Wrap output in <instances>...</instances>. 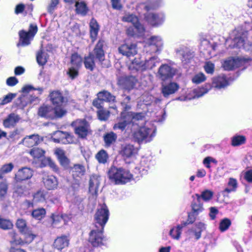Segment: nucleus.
<instances>
[{
  "mask_svg": "<svg viewBox=\"0 0 252 252\" xmlns=\"http://www.w3.org/2000/svg\"><path fill=\"white\" fill-rule=\"evenodd\" d=\"M109 179L116 184H125L130 181L132 174L123 168L112 167L108 172Z\"/></svg>",
  "mask_w": 252,
  "mask_h": 252,
  "instance_id": "obj_1",
  "label": "nucleus"
},
{
  "mask_svg": "<svg viewBox=\"0 0 252 252\" xmlns=\"http://www.w3.org/2000/svg\"><path fill=\"white\" fill-rule=\"evenodd\" d=\"M138 127L139 129L132 133L134 140L139 144L151 142L156 135V129L148 127L147 126Z\"/></svg>",
  "mask_w": 252,
  "mask_h": 252,
  "instance_id": "obj_2",
  "label": "nucleus"
},
{
  "mask_svg": "<svg viewBox=\"0 0 252 252\" xmlns=\"http://www.w3.org/2000/svg\"><path fill=\"white\" fill-rule=\"evenodd\" d=\"M123 21L130 22L133 26L129 27L126 30L128 35L131 36H142L145 32L143 26L138 22V18L133 14L126 15L123 18Z\"/></svg>",
  "mask_w": 252,
  "mask_h": 252,
  "instance_id": "obj_3",
  "label": "nucleus"
},
{
  "mask_svg": "<svg viewBox=\"0 0 252 252\" xmlns=\"http://www.w3.org/2000/svg\"><path fill=\"white\" fill-rule=\"evenodd\" d=\"M109 210L105 204L100 205L94 215L95 227L103 229L109 218Z\"/></svg>",
  "mask_w": 252,
  "mask_h": 252,
  "instance_id": "obj_4",
  "label": "nucleus"
},
{
  "mask_svg": "<svg viewBox=\"0 0 252 252\" xmlns=\"http://www.w3.org/2000/svg\"><path fill=\"white\" fill-rule=\"evenodd\" d=\"M37 27L36 25L31 24L28 32L21 30L19 32V43L18 46H28L31 43L33 37L37 32Z\"/></svg>",
  "mask_w": 252,
  "mask_h": 252,
  "instance_id": "obj_5",
  "label": "nucleus"
},
{
  "mask_svg": "<svg viewBox=\"0 0 252 252\" xmlns=\"http://www.w3.org/2000/svg\"><path fill=\"white\" fill-rule=\"evenodd\" d=\"M159 63V59L157 57H153L144 62H140L137 59H134L132 62V67L137 71H144L151 69Z\"/></svg>",
  "mask_w": 252,
  "mask_h": 252,
  "instance_id": "obj_6",
  "label": "nucleus"
},
{
  "mask_svg": "<svg viewBox=\"0 0 252 252\" xmlns=\"http://www.w3.org/2000/svg\"><path fill=\"white\" fill-rule=\"evenodd\" d=\"M69 172L74 182V183L72 185V187L73 188H77L79 186L82 177L85 174V166L81 164H75L70 167Z\"/></svg>",
  "mask_w": 252,
  "mask_h": 252,
  "instance_id": "obj_7",
  "label": "nucleus"
},
{
  "mask_svg": "<svg viewBox=\"0 0 252 252\" xmlns=\"http://www.w3.org/2000/svg\"><path fill=\"white\" fill-rule=\"evenodd\" d=\"M252 62V59L250 57H243L234 59L229 58L224 61L222 66L226 70H231L239 67L241 64L249 63Z\"/></svg>",
  "mask_w": 252,
  "mask_h": 252,
  "instance_id": "obj_8",
  "label": "nucleus"
},
{
  "mask_svg": "<svg viewBox=\"0 0 252 252\" xmlns=\"http://www.w3.org/2000/svg\"><path fill=\"white\" fill-rule=\"evenodd\" d=\"M72 126L74 127L75 133L81 138L85 137L88 133L89 125L84 120H77L72 123Z\"/></svg>",
  "mask_w": 252,
  "mask_h": 252,
  "instance_id": "obj_9",
  "label": "nucleus"
},
{
  "mask_svg": "<svg viewBox=\"0 0 252 252\" xmlns=\"http://www.w3.org/2000/svg\"><path fill=\"white\" fill-rule=\"evenodd\" d=\"M103 229L100 230L99 228L95 227L90 233L89 241L94 247H98L103 244Z\"/></svg>",
  "mask_w": 252,
  "mask_h": 252,
  "instance_id": "obj_10",
  "label": "nucleus"
},
{
  "mask_svg": "<svg viewBox=\"0 0 252 252\" xmlns=\"http://www.w3.org/2000/svg\"><path fill=\"white\" fill-rule=\"evenodd\" d=\"M119 53L127 58L133 57L137 53V45L133 43H126L118 48Z\"/></svg>",
  "mask_w": 252,
  "mask_h": 252,
  "instance_id": "obj_11",
  "label": "nucleus"
},
{
  "mask_svg": "<svg viewBox=\"0 0 252 252\" xmlns=\"http://www.w3.org/2000/svg\"><path fill=\"white\" fill-rule=\"evenodd\" d=\"M175 73L176 69L167 64H162L158 71L159 78L163 81L172 78Z\"/></svg>",
  "mask_w": 252,
  "mask_h": 252,
  "instance_id": "obj_12",
  "label": "nucleus"
},
{
  "mask_svg": "<svg viewBox=\"0 0 252 252\" xmlns=\"http://www.w3.org/2000/svg\"><path fill=\"white\" fill-rule=\"evenodd\" d=\"M138 151V149L132 144H126L121 146L120 154L126 160L134 157L137 154Z\"/></svg>",
  "mask_w": 252,
  "mask_h": 252,
  "instance_id": "obj_13",
  "label": "nucleus"
},
{
  "mask_svg": "<svg viewBox=\"0 0 252 252\" xmlns=\"http://www.w3.org/2000/svg\"><path fill=\"white\" fill-rule=\"evenodd\" d=\"M52 139L56 143H61L64 144H69L72 142V137L69 134L60 130L56 131L53 133Z\"/></svg>",
  "mask_w": 252,
  "mask_h": 252,
  "instance_id": "obj_14",
  "label": "nucleus"
},
{
  "mask_svg": "<svg viewBox=\"0 0 252 252\" xmlns=\"http://www.w3.org/2000/svg\"><path fill=\"white\" fill-rule=\"evenodd\" d=\"M33 170L31 168L25 167L18 170L15 175V180L17 182L31 179L33 176Z\"/></svg>",
  "mask_w": 252,
  "mask_h": 252,
  "instance_id": "obj_15",
  "label": "nucleus"
},
{
  "mask_svg": "<svg viewBox=\"0 0 252 252\" xmlns=\"http://www.w3.org/2000/svg\"><path fill=\"white\" fill-rule=\"evenodd\" d=\"M126 117L129 120L130 123L133 126L135 125L138 126H141L145 122V115L143 113L126 112Z\"/></svg>",
  "mask_w": 252,
  "mask_h": 252,
  "instance_id": "obj_16",
  "label": "nucleus"
},
{
  "mask_svg": "<svg viewBox=\"0 0 252 252\" xmlns=\"http://www.w3.org/2000/svg\"><path fill=\"white\" fill-rule=\"evenodd\" d=\"M145 18L150 25L154 27H157L162 24L164 19L163 14L153 13H149L145 15Z\"/></svg>",
  "mask_w": 252,
  "mask_h": 252,
  "instance_id": "obj_17",
  "label": "nucleus"
},
{
  "mask_svg": "<svg viewBox=\"0 0 252 252\" xmlns=\"http://www.w3.org/2000/svg\"><path fill=\"white\" fill-rule=\"evenodd\" d=\"M42 182L48 190H54L57 189L58 185V179L53 175H44L42 177Z\"/></svg>",
  "mask_w": 252,
  "mask_h": 252,
  "instance_id": "obj_18",
  "label": "nucleus"
},
{
  "mask_svg": "<svg viewBox=\"0 0 252 252\" xmlns=\"http://www.w3.org/2000/svg\"><path fill=\"white\" fill-rule=\"evenodd\" d=\"M104 45V41L99 40L94 49L93 53H91L93 56H94L99 62H102L104 60V52L103 49Z\"/></svg>",
  "mask_w": 252,
  "mask_h": 252,
  "instance_id": "obj_19",
  "label": "nucleus"
},
{
  "mask_svg": "<svg viewBox=\"0 0 252 252\" xmlns=\"http://www.w3.org/2000/svg\"><path fill=\"white\" fill-rule=\"evenodd\" d=\"M69 244V239L65 235H62L58 237L55 240L53 243V247L54 248L59 251L67 248Z\"/></svg>",
  "mask_w": 252,
  "mask_h": 252,
  "instance_id": "obj_20",
  "label": "nucleus"
},
{
  "mask_svg": "<svg viewBox=\"0 0 252 252\" xmlns=\"http://www.w3.org/2000/svg\"><path fill=\"white\" fill-rule=\"evenodd\" d=\"M99 184L100 177L97 175H92L89 181V191L92 195H97Z\"/></svg>",
  "mask_w": 252,
  "mask_h": 252,
  "instance_id": "obj_21",
  "label": "nucleus"
},
{
  "mask_svg": "<svg viewBox=\"0 0 252 252\" xmlns=\"http://www.w3.org/2000/svg\"><path fill=\"white\" fill-rule=\"evenodd\" d=\"M179 89V86L175 82H171L164 85L162 88V93L164 97H168L169 95L175 93Z\"/></svg>",
  "mask_w": 252,
  "mask_h": 252,
  "instance_id": "obj_22",
  "label": "nucleus"
},
{
  "mask_svg": "<svg viewBox=\"0 0 252 252\" xmlns=\"http://www.w3.org/2000/svg\"><path fill=\"white\" fill-rule=\"evenodd\" d=\"M20 117L14 113L10 114L3 122V125L5 128L13 127L19 122Z\"/></svg>",
  "mask_w": 252,
  "mask_h": 252,
  "instance_id": "obj_23",
  "label": "nucleus"
},
{
  "mask_svg": "<svg viewBox=\"0 0 252 252\" xmlns=\"http://www.w3.org/2000/svg\"><path fill=\"white\" fill-rule=\"evenodd\" d=\"M39 136L38 134H32L25 137L21 143L28 147H32L37 145L40 142Z\"/></svg>",
  "mask_w": 252,
  "mask_h": 252,
  "instance_id": "obj_24",
  "label": "nucleus"
},
{
  "mask_svg": "<svg viewBox=\"0 0 252 252\" xmlns=\"http://www.w3.org/2000/svg\"><path fill=\"white\" fill-rule=\"evenodd\" d=\"M38 114L41 117L51 119H54L53 107L51 106L44 105L41 106L38 109Z\"/></svg>",
  "mask_w": 252,
  "mask_h": 252,
  "instance_id": "obj_25",
  "label": "nucleus"
},
{
  "mask_svg": "<svg viewBox=\"0 0 252 252\" xmlns=\"http://www.w3.org/2000/svg\"><path fill=\"white\" fill-rule=\"evenodd\" d=\"M233 42L234 43L233 47L239 48H244L247 49V46L252 45L251 42H247V38L244 36L237 35L236 36L233 38Z\"/></svg>",
  "mask_w": 252,
  "mask_h": 252,
  "instance_id": "obj_26",
  "label": "nucleus"
},
{
  "mask_svg": "<svg viewBox=\"0 0 252 252\" xmlns=\"http://www.w3.org/2000/svg\"><path fill=\"white\" fill-rule=\"evenodd\" d=\"M148 43L153 47V50L155 52L160 50L163 45L162 39L158 36H151L149 39Z\"/></svg>",
  "mask_w": 252,
  "mask_h": 252,
  "instance_id": "obj_27",
  "label": "nucleus"
},
{
  "mask_svg": "<svg viewBox=\"0 0 252 252\" xmlns=\"http://www.w3.org/2000/svg\"><path fill=\"white\" fill-rule=\"evenodd\" d=\"M49 96L54 105H62L64 101V97L62 94L59 91H54L51 92Z\"/></svg>",
  "mask_w": 252,
  "mask_h": 252,
  "instance_id": "obj_28",
  "label": "nucleus"
},
{
  "mask_svg": "<svg viewBox=\"0 0 252 252\" xmlns=\"http://www.w3.org/2000/svg\"><path fill=\"white\" fill-rule=\"evenodd\" d=\"M228 85V81L224 75H220L214 78L212 85L218 89L224 88Z\"/></svg>",
  "mask_w": 252,
  "mask_h": 252,
  "instance_id": "obj_29",
  "label": "nucleus"
},
{
  "mask_svg": "<svg viewBox=\"0 0 252 252\" xmlns=\"http://www.w3.org/2000/svg\"><path fill=\"white\" fill-rule=\"evenodd\" d=\"M196 200H194L191 204L193 215L197 216L203 210V204L200 203V196L199 194H195Z\"/></svg>",
  "mask_w": 252,
  "mask_h": 252,
  "instance_id": "obj_30",
  "label": "nucleus"
},
{
  "mask_svg": "<svg viewBox=\"0 0 252 252\" xmlns=\"http://www.w3.org/2000/svg\"><path fill=\"white\" fill-rule=\"evenodd\" d=\"M126 112H123L121 113V120L118 123L114 125L113 126V129L114 130L119 129L123 130L125 129L127 125L130 123L129 120L126 118Z\"/></svg>",
  "mask_w": 252,
  "mask_h": 252,
  "instance_id": "obj_31",
  "label": "nucleus"
},
{
  "mask_svg": "<svg viewBox=\"0 0 252 252\" xmlns=\"http://www.w3.org/2000/svg\"><path fill=\"white\" fill-rule=\"evenodd\" d=\"M117 139V135L113 132L107 133L103 136L105 147H110L114 144Z\"/></svg>",
  "mask_w": 252,
  "mask_h": 252,
  "instance_id": "obj_32",
  "label": "nucleus"
},
{
  "mask_svg": "<svg viewBox=\"0 0 252 252\" xmlns=\"http://www.w3.org/2000/svg\"><path fill=\"white\" fill-rule=\"evenodd\" d=\"M186 225L187 223H183L172 228L169 232V235L173 239L179 240L180 238L183 228Z\"/></svg>",
  "mask_w": 252,
  "mask_h": 252,
  "instance_id": "obj_33",
  "label": "nucleus"
},
{
  "mask_svg": "<svg viewBox=\"0 0 252 252\" xmlns=\"http://www.w3.org/2000/svg\"><path fill=\"white\" fill-rule=\"evenodd\" d=\"M8 235L10 238V243L11 245V247L17 245H23L24 244V241L18 237L15 231H12L9 232Z\"/></svg>",
  "mask_w": 252,
  "mask_h": 252,
  "instance_id": "obj_34",
  "label": "nucleus"
},
{
  "mask_svg": "<svg viewBox=\"0 0 252 252\" xmlns=\"http://www.w3.org/2000/svg\"><path fill=\"white\" fill-rule=\"evenodd\" d=\"M90 36L93 40L95 39L98 31L99 26L95 20L92 19L90 23Z\"/></svg>",
  "mask_w": 252,
  "mask_h": 252,
  "instance_id": "obj_35",
  "label": "nucleus"
},
{
  "mask_svg": "<svg viewBox=\"0 0 252 252\" xmlns=\"http://www.w3.org/2000/svg\"><path fill=\"white\" fill-rule=\"evenodd\" d=\"M47 192L44 189H40L33 195V200L35 202H43L46 200Z\"/></svg>",
  "mask_w": 252,
  "mask_h": 252,
  "instance_id": "obj_36",
  "label": "nucleus"
},
{
  "mask_svg": "<svg viewBox=\"0 0 252 252\" xmlns=\"http://www.w3.org/2000/svg\"><path fill=\"white\" fill-rule=\"evenodd\" d=\"M97 97L103 101L111 102L114 101L115 96L112 95L109 92L106 91L100 92L97 94Z\"/></svg>",
  "mask_w": 252,
  "mask_h": 252,
  "instance_id": "obj_37",
  "label": "nucleus"
},
{
  "mask_svg": "<svg viewBox=\"0 0 252 252\" xmlns=\"http://www.w3.org/2000/svg\"><path fill=\"white\" fill-rule=\"evenodd\" d=\"M48 56L46 51L40 50L36 55V60L39 65H43L47 62Z\"/></svg>",
  "mask_w": 252,
  "mask_h": 252,
  "instance_id": "obj_38",
  "label": "nucleus"
},
{
  "mask_svg": "<svg viewBox=\"0 0 252 252\" xmlns=\"http://www.w3.org/2000/svg\"><path fill=\"white\" fill-rule=\"evenodd\" d=\"M140 167H135V172L143 175L147 173L149 168V165L147 164L146 159H143L140 162Z\"/></svg>",
  "mask_w": 252,
  "mask_h": 252,
  "instance_id": "obj_39",
  "label": "nucleus"
},
{
  "mask_svg": "<svg viewBox=\"0 0 252 252\" xmlns=\"http://www.w3.org/2000/svg\"><path fill=\"white\" fill-rule=\"evenodd\" d=\"M95 158L100 163H105L108 158L107 152L104 150H101L95 155Z\"/></svg>",
  "mask_w": 252,
  "mask_h": 252,
  "instance_id": "obj_40",
  "label": "nucleus"
},
{
  "mask_svg": "<svg viewBox=\"0 0 252 252\" xmlns=\"http://www.w3.org/2000/svg\"><path fill=\"white\" fill-rule=\"evenodd\" d=\"M237 188V180L234 178H230L228 182V187L225 188L224 192L230 193L232 191H235Z\"/></svg>",
  "mask_w": 252,
  "mask_h": 252,
  "instance_id": "obj_41",
  "label": "nucleus"
},
{
  "mask_svg": "<svg viewBox=\"0 0 252 252\" xmlns=\"http://www.w3.org/2000/svg\"><path fill=\"white\" fill-rule=\"evenodd\" d=\"M94 57L91 54L85 58L84 64L87 69L93 70L95 66V63L94 59Z\"/></svg>",
  "mask_w": 252,
  "mask_h": 252,
  "instance_id": "obj_42",
  "label": "nucleus"
},
{
  "mask_svg": "<svg viewBox=\"0 0 252 252\" xmlns=\"http://www.w3.org/2000/svg\"><path fill=\"white\" fill-rule=\"evenodd\" d=\"M53 108L54 118H61L66 114V110L62 107V105H55Z\"/></svg>",
  "mask_w": 252,
  "mask_h": 252,
  "instance_id": "obj_43",
  "label": "nucleus"
},
{
  "mask_svg": "<svg viewBox=\"0 0 252 252\" xmlns=\"http://www.w3.org/2000/svg\"><path fill=\"white\" fill-rule=\"evenodd\" d=\"M13 226V223L9 220L4 219L0 216V228L8 230L11 229Z\"/></svg>",
  "mask_w": 252,
  "mask_h": 252,
  "instance_id": "obj_44",
  "label": "nucleus"
},
{
  "mask_svg": "<svg viewBox=\"0 0 252 252\" xmlns=\"http://www.w3.org/2000/svg\"><path fill=\"white\" fill-rule=\"evenodd\" d=\"M161 2L162 0H149L145 8L147 11L155 9L160 5Z\"/></svg>",
  "mask_w": 252,
  "mask_h": 252,
  "instance_id": "obj_45",
  "label": "nucleus"
},
{
  "mask_svg": "<svg viewBox=\"0 0 252 252\" xmlns=\"http://www.w3.org/2000/svg\"><path fill=\"white\" fill-rule=\"evenodd\" d=\"M246 142V138L244 136L237 135L233 136L231 139V144L233 146H238L244 144Z\"/></svg>",
  "mask_w": 252,
  "mask_h": 252,
  "instance_id": "obj_46",
  "label": "nucleus"
},
{
  "mask_svg": "<svg viewBox=\"0 0 252 252\" xmlns=\"http://www.w3.org/2000/svg\"><path fill=\"white\" fill-rule=\"evenodd\" d=\"M46 211L44 208H39L34 210L32 212V216L35 219L40 220L44 217Z\"/></svg>",
  "mask_w": 252,
  "mask_h": 252,
  "instance_id": "obj_47",
  "label": "nucleus"
},
{
  "mask_svg": "<svg viewBox=\"0 0 252 252\" xmlns=\"http://www.w3.org/2000/svg\"><path fill=\"white\" fill-rule=\"evenodd\" d=\"M14 167L12 163L3 165L0 169V179H2L3 175L10 172Z\"/></svg>",
  "mask_w": 252,
  "mask_h": 252,
  "instance_id": "obj_48",
  "label": "nucleus"
},
{
  "mask_svg": "<svg viewBox=\"0 0 252 252\" xmlns=\"http://www.w3.org/2000/svg\"><path fill=\"white\" fill-rule=\"evenodd\" d=\"M76 12L78 14L85 15L87 12V7L86 4L83 2H77L75 4Z\"/></svg>",
  "mask_w": 252,
  "mask_h": 252,
  "instance_id": "obj_49",
  "label": "nucleus"
},
{
  "mask_svg": "<svg viewBox=\"0 0 252 252\" xmlns=\"http://www.w3.org/2000/svg\"><path fill=\"white\" fill-rule=\"evenodd\" d=\"M29 153L33 158H39L44 156L45 152L39 148H34L30 151Z\"/></svg>",
  "mask_w": 252,
  "mask_h": 252,
  "instance_id": "obj_50",
  "label": "nucleus"
},
{
  "mask_svg": "<svg viewBox=\"0 0 252 252\" xmlns=\"http://www.w3.org/2000/svg\"><path fill=\"white\" fill-rule=\"evenodd\" d=\"M231 220L227 218H224L222 219L219 225V229L221 232H224L227 230L231 225Z\"/></svg>",
  "mask_w": 252,
  "mask_h": 252,
  "instance_id": "obj_51",
  "label": "nucleus"
},
{
  "mask_svg": "<svg viewBox=\"0 0 252 252\" xmlns=\"http://www.w3.org/2000/svg\"><path fill=\"white\" fill-rule=\"evenodd\" d=\"M82 60L77 54H72L71 57V63L75 67L78 68L82 64Z\"/></svg>",
  "mask_w": 252,
  "mask_h": 252,
  "instance_id": "obj_52",
  "label": "nucleus"
},
{
  "mask_svg": "<svg viewBox=\"0 0 252 252\" xmlns=\"http://www.w3.org/2000/svg\"><path fill=\"white\" fill-rule=\"evenodd\" d=\"M137 80L135 77L129 76L126 78L125 80V86L127 89L130 90L135 85Z\"/></svg>",
  "mask_w": 252,
  "mask_h": 252,
  "instance_id": "obj_53",
  "label": "nucleus"
},
{
  "mask_svg": "<svg viewBox=\"0 0 252 252\" xmlns=\"http://www.w3.org/2000/svg\"><path fill=\"white\" fill-rule=\"evenodd\" d=\"M8 189V185L5 182L0 183V201L5 198Z\"/></svg>",
  "mask_w": 252,
  "mask_h": 252,
  "instance_id": "obj_54",
  "label": "nucleus"
},
{
  "mask_svg": "<svg viewBox=\"0 0 252 252\" xmlns=\"http://www.w3.org/2000/svg\"><path fill=\"white\" fill-rule=\"evenodd\" d=\"M210 89L202 88H197L194 89L193 90V94L194 96L193 97V98H199L200 97L202 96L205 94H207Z\"/></svg>",
  "mask_w": 252,
  "mask_h": 252,
  "instance_id": "obj_55",
  "label": "nucleus"
},
{
  "mask_svg": "<svg viewBox=\"0 0 252 252\" xmlns=\"http://www.w3.org/2000/svg\"><path fill=\"white\" fill-rule=\"evenodd\" d=\"M98 119L101 121L107 120L110 115L109 112L105 109H100L97 112Z\"/></svg>",
  "mask_w": 252,
  "mask_h": 252,
  "instance_id": "obj_56",
  "label": "nucleus"
},
{
  "mask_svg": "<svg viewBox=\"0 0 252 252\" xmlns=\"http://www.w3.org/2000/svg\"><path fill=\"white\" fill-rule=\"evenodd\" d=\"M16 224L17 228L21 233L25 232L26 230H28L26 221L23 219H18Z\"/></svg>",
  "mask_w": 252,
  "mask_h": 252,
  "instance_id": "obj_57",
  "label": "nucleus"
},
{
  "mask_svg": "<svg viewBox=\"0 0 252 252\" xmlns=\"http://www.w3.org/2000/svg\"><path fill=\"white\" fill-rule=\"evenodd\" d=\"M60 0H49L47 7V11L52 13L59 3Z\"/></svg>",
  "mask_w": 252,
  "mask_h": 252,
  "instance_id": "obj_58",
  "label": "nucleus"
},
{
  "mask_svg": "<svg viewBox=\"0 0 252 252\" xmlns=\"http://www.w3.org/2000/svg\"><path fill=\"white\" fill-rule=\"evenodd\" d=\"M16 96V94L9 93L4 96L2 99H0V105H3L10 102Z\"/></svg>",
  "mask_w": 252,
  "mask_h": 252,
  "instance_id": "obj_59",
  "label": "nucleus"
},
{
  "mask_svg": "<svg viewBox=\"0 0 252 252\" xmlns=\"http://www.w3.org/2000/svg\"><path fill=\"white\" fill-rule=\"evenodd\" d=\"M206 80V77L203 73H199L195 75L192 78L193 83L198 84L204 82Z\"/></svg>",
  "mask_w": 252,
  "mask_h": 252,
  "instance_id": "obj_60",
  "label": "nucleus"
},
{
  "mask_svg": "<svg viewBox=\"0 0 252 252\" xmlns=\"http://www.w3.org/2000/svg\"><path fill=\"white\" fill-rule=\"evenodd\" d=\"M214 193L210 190H205L200 195V199L202 198L205 201H209L212 198Z\"/></svg>",
  "mask_w": 252,
  "mask_h": 252,
  "instance_id": "obj_61",
  "label": "nucleus"
},
{
  "mask_svg": "<svg viewBox=\"0 0 252 252\" xmlns=\"http://www.w3.org/2000/svg\"><path fill=\"white\" fill-rule=\"evenodd\" d=\"M22 233L25 235V240H23L24 244L31 243L35 237V235L32 234L29 229L26 230L25 232H22Z\"/></svg>",
  "mask_w": 252,
  "mask_h": 252,
  "instance_id": "obj_62",
  "label": "nucleus"
},
{
  "mask_svg": "<svg viewBox=\"0 0 252 252\" xmlns=\"http://www.w3.org/2000/svg\"><path fill=\"white\" fill-rule=\"evenodd\" d=\"M44 161L45 162L46 165H48L53 171L55 172H58L59 171L58 166L50 158H45Z\"/></svg>",
  "mask_w": 252,
  "mask_h": 252,
  "instance_id": "obj_63",
  "label": "nucleus"
},
{
  "mask_svg": "<svg viewBox=\"0 0 252 252\" xmlns=\"http://www.w3.org/2000/svg\"><path fill=\"white\" fill-rule=\"evenodd\" d=\"M67 73L71 79H74L78 75V69L74 67H71L68 69Z\"/></svg>",
  "mask_w": 252,
  "mask_h": 252,
  "instance_id": "obj_64",
  "label": "nucleus"
}]
</instances>
